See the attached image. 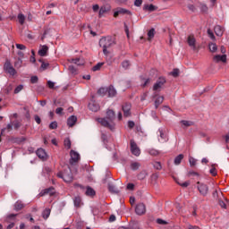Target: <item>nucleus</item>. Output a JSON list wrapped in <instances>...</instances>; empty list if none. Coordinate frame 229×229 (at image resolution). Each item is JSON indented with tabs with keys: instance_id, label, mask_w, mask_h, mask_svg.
Wrapping results in <instances>:
<instances>
[{
	"instance_id": "9",
	"label": "nucleus",
	"mask_w": 229,
	"mask_h": 229,
	"mask_svg": "<svg viewBox=\"0 0 229 229\" xmlns=\"http://www.w3.org/2000/svg\"><path fill=\"white\" fill-rule=\"evenodd\" d=\"M186 42L189 47H191V49H192L193 51H196V38L194 37V34L189 35Z\"/></svg>"
},
{
	"instance_id": "62",
	"label": "nucleus",
	"mask_w": 229,
	"mask_h": 229,
	"mask_svg": "<svg viewBox=\"0 0 229 229\" xmlns=\"http://www.w3.org/2000/svg\"><path fill=\"white\" fill-rule=\"evenodd\" d=\"M151 180L152 182H157V180H158V174H153L151 175Z\"/></svg>"
},
{
	"instance_id": "38",
	"label": "nucleus",
	"mask_w": 229,
	"mask_h": 229,
	"mask_svg": "<svg viewBox=\"0 0 229 229\" xmlns=\"http://www.w3.org/2000/svg\"><path fill=\"white\" fill-rule=\"evenodd\" d=\"M106 92H108V88H100L98 90V94H99V96H106Z\"/></svg>"
},
{
	"instance_id": "35",
	"label": "nucleus",
	"mask_w": 229,
	"mask_h": 229,
	"mask_svg": "<svg viewBox=\"0 0 229 229\" xmlns=\"http://www.w3.org/2000/svg\"><path fill=\"white\" fill-rule=\"evenodd\" d=\"M146 176H148V172L145 170H142L139 174H138V180H145Z\"/></svg>"
},
{
	"instance_id": "34",
	"label": "nucleus",
	"mask_w": 229,
	"mask_h": 229,
	"mask_svg": "<svg viewBox=\"0 0 229 229\" xmlns=\"http://www.w3.org/2000/svg\"><path fill=\"white\" fill-rule=\"evenodd\" d=\"M181 124H182V126H185L186 128H189V126H194L193 122L187 121V120L181 121Z\"/></svg>"
},
{
	"instance_id": "50",
	"label": "nucleus",
	"mask_w": 229,
	"mask_h": 229,
	"mask_svg": "<svg viewBox=\"0 0 229 229\" xmlns=\"http://www.w3.org/2000/svg\"><path fill=\"white\" fill-rule=\"evenodd\" d=\"M101 140H102V142H104V144H106V142H108V136H106V134L105 133H102Z\"/></svg>"
},
{
	"instance_id": "33",
	"label": "nucleus",
	"mask_w": 229,
	"mask_h": 229,
	"mask_svg": "<svg viewBox=\"0 0 229 229\" xmlns=\"http://www.w3.org/2000/svg\"><path fill=\"white\" fill-rule=\"evenodd\" d=\"M131 64L130 63L129 60H124L123 63H122V67L123 69H124L125 71H127V69H130Z\"/></svg>"
},
{
	"instance_id": "61",
	"label": "nucleus",
	"mask_w": 229,
	"mask_h": 229,
	"mask_svg": "<svg viewBox=\"0 0 229 229\" xmlns=\"http://www.w3.org/2000/svg\"><path fill=\"white\" fill-rule=\"evenodd\" d=\"M157 225H167V222L165 220H162L161 218L157 219Z\"/></svg>"
},
{
	"instance_id": "16",
	"label": "nucleus",
	"mask_w": 229,
	"mask_h": 229,
	"mask_svg": "<svg viewBox=\"0 0 229 229\" xmlns=\"http://www.w3.org/2000/svg\"><path fill=\"white\" fill-rule=\"evenodd\" d=\"M214 62H216V64H219V62H223V64H225L226 62V55H216L213 57Z\"/></svg>"
},
{
	"instance_id": "11",
	"label": "nucleus",
	"mask_w": 229,
	"mask_h": 229,
	"mask_svg": "<svg viewBox=\"0 0 229 229\" xmlns=\"http://www.w3.org/2000/svg\"><path fill=\"white\" fill-rule=\"evenodd\" d=\"M70 155H71L70 164L72 165H74V164H78V162L80 161V154L74 150H71Z\"/></svg>"
},
{
	"instance_id": "7",
	"label": "nucleus",
	"mask_w": 229,
	"mask_h": 229,
	"mask_svg": "<svg viewBox=\"0 0 229 229\" xmlns=\"http://www.w3.org/2000/svg\"><path fill=\"white\" fill-rule=\"evenodd\" d=\"M131 153L134 155L135 157H139L140 155V148H139V146H137V143L134 140H131Z\"/></svg>"
},
{
	"instance_id": "45",
	"label": "nucleus",
	"mask_w": 229,
	"mask_h": 229,
	"mask_svg": "<svg viewBox=\"0 0 229 229\" xmlns=\"http://www.w3.org/2000/svg\"><path fill=\"white\" fill-rule=\"evenodd\" d=\"M187 176L189 178H191V176H198V177H199V174L198 172L190 171V172H188Z\"/></svg>"
},
{
	"instance_id": "8",
	"label": "nucleus",
	"mask_w": 229,
	"mask_h": 229,
	"mask_svg": "<svg viewBox=\"0 0 229 229\" xmlns=\"http://www.w3.org/2000/svg\"><path fill=\"white\" fill-rule=\"evenodd\" d=\"M122 110L123 112V116L124 117H130L131 116V104L130 103H124L122 106Z\"/></svg>"
},
{
	"instance_id": "44",
	"label": "nucleus",
	"mask_w": 229,
	"mask_h": 229,
	"mask_svg": "<svg viewBox=\"0 0 229 229\" xmlns=\"http://www.w3.org/2000/svg\"><path fill=\"white\" fill-rule=\"evenodd\" d=\"M209 173L212 174V176H217V170L214 165H212V168L209 170Z\"/></svg>"
},
{
	"instance_id": "56",
	"label": "nucleus",
	"mask_w": 229,
	"mask_h": 229,
	"mask_svg": "<svg viewBox=\"0 0 229 229\" xmlns=\"http://www.w3.org/2000/svg\"><path fill=\"white\" fill-rule=\"evenodd\" d=\"M12 90H13V86H7V88L5 89V94H10Z\"/></svg>"
},
{
	"instance_id": "39",
	"label": "nucleus",
	"mask_w": 229,
	"mask_h": 229,
	"mask_svg": "<svg viewBox=\"0 0 229 229\" xmlns=\"http://www.w3.org/2000/svg\"><path fill=\"white\" fill-rule=\"evenodd\" d=\"M148 40H151L152 38H155V29H150L148 32Z\"/></svg>"
},
{
	"instance_id": "26",
	"label": "nucleus",
	"mask_w": 229,
	"mask_h": 229,
	"mask_svg": "<svg viewBox=\"0 0 229 229\" xmlns=\"http://www.w3.org/2000/svg\"><path fill=\"white\" fill-rule=\"evenodd\" d=\"M143 10H147L148 12H155L157 10V6L153 4H145L143 6Z\"/></svg>"
},
{
	"instance_id": "6",
	"label": "nucleus",
	"mask_w": 229,
	"mask_h": 229,
	"mask_svg": "<svg viewBox=\"0 0 229 229\" xmlns=\"http://www.w3.org/2000/svg\"><path fill=\"white\" fill-rule=\"evenodd\" d=\"M197 189L200 194V196H203L204 198L208 195V185L197 182Z\"/></svg>"
},
{
	"instance_id": "43",
	"label": "nucleus",
	"mask_w": 229,
	"mask_h": 229,
	"mask_svg": "<svg viewBox=\"0 0 229 229\" xmlns=\"http://www.w3.org/2000/svg\"><path fill=\"white\" fill-rule=\"evenodd\" d=\"M56 128H58V123L56 121L49 124V130H56Z\"/></svg>"
},
{
	"instance_id": "10",
	"label": "nucleus",
	"mask_w": 229,
	"mask_h": 229,
	"mask_svg": "<svg viewBox=\"0 0 229 229\" xmlns=\"http://www.w3.org/2000/svg\"><path fill=\"white\" fill-rule=\"evenodd\" d=\"M49 194L50 196H55L56 194V190H55V187L51 186L49 188H47L40 191L39 196H47Z\"/></svg>"
},
{
	"instance_id": "3",
	"label": "nucleus",
	"mask_w": 229,
	"mask_h": 229,
	"mask_svg": "<svg viewBox=\"0 0 229 229\" xmlns=\"http://www.w3.org/2000/svg\"><path fill=\"white\" fill-rule=\"evenodd\" d=\"M57 177L62 178V180H64V182L66 183H71V182L73 180L72 172H71V169L57 173Z\"/></svg>"
},
{
	"instance_id": "59",
	"label": "nucleus",
	"mask_w": 229,
	"mask_h": 229,
	"mask_svg": "<svg viewBox=\"0 0 229 229\" xmlns=\"http://www.w3.org/2000/svg\"><path fill=\"white\" fill-rule=\"evenodd\" d=\"M135 127V122L133 121H129L128 122V128H130V130L133 129Z\"/></svg>"
},
{
	"instance_id": "15",
	"label": "nucleus",
	"mask_w": 229,
	"mask_h": 229,
	"mask_svg": "<svg viewBox=\"0 0 229 229\" xmlns=\"http://www.w3.org/2000/svg\"><path fill=\"white\" fill-rule=\"evenodd\" d=\"M89 109L91 110V112H98L99 110V104H98L96 101L94 100H91L89 103V106H88Z\"/></svg>"
},
{
	"instance_id": "36",
	"label": "nucleus",
	"mask_w": 229,
	"mask_h": 229,
	"mask_svg": "<svg viewBox=\"0 0 229 229\" xmlns=\"http://www.w3.org/2000/svg\"><path fill=\"white\" fill-rule=\"evenodd\" d=\"M208 47L211 53H216V51H217V45L216 43H209Z\"/></svg>"
},
{
	"instance_id": "21",
	"label": "nucleus",
	"mask_w": 229,
	"mask_h": 229,
	"mask_svg": "<svg viewBox=\"0 0 229 229\" xmlns=\"http://www.w3.org/2000/svg\"><path fill=\"white\" fill-rule=\"evenodd\" d=\"M47 51H49V47L44 45L41 49L38 50L39 56H47Z\"/></svg>"
},
{
	"instance_id": "47",
	"label": "nucleus",
	"mask_w": 229,
	"mask_h": 229,
	"mask_svg": "<svg viewBox=\"0 0 229 229\" xmlns=\"http://www.w3.org/2000/svg\"><path fill=\"white\" fill-rule=\"evenodd\" d=\"M22 89H24V86L22 84H20L19 86H17L14 89V94H19V92H21V90H22Z\"/></svg>"
},
{
	"instance_id": "63",
	"label": "nucleus",
	"mask_w": 229,
	"mask_h": 229,
	"mask_svg": "<svg viewBox=\"0 0 229 229\" xmlns=\"http://www.w3.org/2000/svg\"><path fill=\"white\" fill-rule=\"evenodd\" d=\"M218 205L221 207V208H226V203H225L223 200H219Z\"/></svg>"
},
{
	"instance_id": "31",
	"label": "nucleus",
	"mask_w": 229,
	"mask_h": 229,
	"mask_svg": "<svg viewBox=\"0 0 229 229\" xmlns=\"http://www.w3.org/2000/svg\"><path fill=\"white\" fill-rule=\"evenodd\" d=\"M152 165L154 169H156L157 171H162V163L158 161H155L152 163Z\"/></svg>"
},
{
	"instance_id": "28",
	"label": "nucleus",
	"mask_w": 229,
	"mask_h": 229,
	"mask_svg": "<svg viewBox=\"0 0 229 229\" xmlns=\"http://www.w3.org/2000/svg\"><path fill=\"white\" fill-rule=\"evenodd\" d=\"M73 203L74 206L77 207V208H80V207H81V197H75L73 199Z\"/></svg>"
},
{
	"instance_id": "23",
	"label": "nucleus",
	"mask_w": 229,
	"mask_h": 229,
	"mask_svg": "<svg viewBox=\"0 0 229 229\" xmlns=\"http://www.w3.org/2000/svg\"><path fill=\"white\" fill-rule=\"evenodd\" d=\"M164 103V96H159L155 100V108H158L159 106Z\"/></svg>"
},
{
	"instance_id": "48",
	"label": "nucleus",
	"mask_w": 229,
	"mask_h": 229,
	"mask_svg": "<svg viewBox=\"0 0 229 229\" xmlns=\"http://www.w3.org/2000/svg\"><path fill=\"white\" fill-rule=\"evenodd\" d=\"M189 162H190L191 167H194V165H196V162H198V161L194 157H190Z\"/></svg>"
},
{
	"instance_id": "2",
	"label": "nucleus",
	"mask_w": 229,
	"mask_h": 229,
	"mask_svg": "<svg viewBox=\"0 0 229 229\" xmlns=\"http://www.w3.org/2000/svg\"><path fill=\"white\" fill-rule=\"evenodd\" d=\"M99 46L100 47L103 48L104 55H106V56H108V55H110V52L108 51V49H110L112 46H115V41L114 40V38H112V37L107 36V37L102 38L99 40Z\"/></svg>"
},
{
	"instance_id": "55",
	"label": "nucleus",
	"mask_w": 229,
	"mask_h": 229,
	"mask_svg": "<svg viewBox=\"0 0 229 229\" xmlns=\"http://www.w3.org/2000/svg\"><path fill=\"white\" fill-rule=\"evenodd\" d=\"M34 120L36 121L37 124H40V123H42L40 116H38V114L34 115Z\"/></svg>"
},
{
	"instance_id": "58",
	"label": "nucleus",
	"mask_w": 229,
	"mask_h": 229,
	"mask_svg": "<svg viewBox=\"0 0 229 229\" xmlns=\"http://www.w3.org/2000/svg\"><path fill=\"white\" fill-rule=\"evenodd\" d=\"M55 114H57V115H62V114H64V109L62 107L56 108Z\"/></svg>"
},
{
	"instance_id": "24",
	"label": "nucleus",
	"mask_w": 229,
	"mask_h": 229,
	"mask_svg": "<svg viewBox=\"0 0 229 229\" xmlns=\"http://www.w3.org/2000/svg\"><path fill=\"white\" fill-rule=\"evenodd\" d=\"M117 10L120 15H131V12L128 9L119 7Z\"/></svg>"
},
{
	"instance_id": "12",
	"label": "nucleus",
	"mask_w": 229,
	"mask_h": 229,
	"mask_svg": "<svg viewBox=\"0 0 229 229\" xmlns=\"http://www.w3.org/2000/svg\"><path fill=\"white\" fill-rule=\"evenodd\" d=\"M135 212L138 216H144L146 214V205L144 203L137 204Z\"/></svg>"
},
{
	"instance_id": "27",
	"label": "nucleus",
	"mask_w": 229,
	"mask_h": 229,
	"mask_svg": "<svg viewBox=\"0 0 229 229\" xmlns=\"http://www.w3.org/2000/svg\"><path fill=\"white\" fill-rule=\"evenodd\" d=\"M183 160V154H180L178 155L175 158H174V164L175 165H180V164H182V161Z\"/></svg>"
},
{
	"instance_id": "5",
	"label": "nucleus",
	"mask_w": 229,
	"mask_h": 229,
	"mask_svg": "<svg viewBox=\"0 0 229 229\" xmlns=\"http://www.w3.org/2000/svg\"><path fill=\"white\" fill-rule=\"evenodd\" d=\"M4 71H5L7 74H10V76H15V74H17V71L13 68V65H12L10 60L5 61L4 64Z\"/></svg>"
},
{
	"instance_id": "57",
	"label": "nucleus",
	"mask_w": 229,
	"mask_h": 229,
	"mask_svg": "<svg viewBox=\"0 0 229 229\" xmlns=\"http://www.w3.org/2000/svg\"><path fill=\"white\" fill-rule=\"evenodd\" d=\"M38 77L37 76H32L30 78V83H38Z\"/></svg>"
},
{
	"instance_id": "37",
	"label": "nucleus",
	"mask_w": 229,
	"mask_h": 229,
	"mask_svg": "<svg viewBox=\"0 0 229 229\" xmlns=\"http://www.w3.org/2000/svg\"><path fill=\"white\" fill-rule=\"evenodd\" d=\"M139 167H140V163H139V162H132L131 164V169L132 171H137L139 169Z\"/></svg>"
},
{
	"instance_id": "54",
	"label": "nucleus",
	"mask_w": 229,
	"mask_h": 229,
	"mask_svg": "<svg viewBox=\"0 0 229 229\" xmlns=\"http://www.w3.org/2000/svg\"><path fill=\"white\" fill-rule=\"evenodd\" d=\"M16 47H17V49H20L21 51H24V49H26V46H24L22 44H16Z\"/></svg>"
},
{
	"instance_id": "32",
	"label": "nucleus",
	"mask_w": 229,
	"mask_h": 229,
	"mask_svg": "<svg viewBox=\"0 0 229 229\" xmlns=\"http://www.w3.org/2000/svg\"><path fill=\"white\" fill-rule=\"evenodd\" d=\"M51 216V209L46 208L42 213L43 219H47Z\"/></svg>"
},
{
	"instance_id": "52",
	"label": "nucleus",
	"mask_w": 229,
	"mask_h": 229,
	"mask_svg": "<svg viewBox=\"0 0 229 229\" xmlns=\"http://www.w3.org/2000/svg\"><path fill=\"white\" fill-rule=\"evenodd\" d=\"M32 55L30 56V62L32 64H35V62H37V60L35 59V50H31Z\"/></svg>"
},
{
	"instance_id": "42",
	"label": "nucleus",
	"mask_w": 229,
	"mask_h": 229,
	"mask_svg": "<svg viewBox=\"0 0 229 229\" xmlns=\"http://www.w3.org/2000/svg\"><path fill=\"white\" fill-rule=\"evenodd\" d=\"M172 76L174 78H178V76H180V70L175 68L173 70V72H171Z\"/></svg>"
},
{
	"instance_id": "25",
	"label": "nucleus",
	"mask_w": 229,
	"mask_h": 229,
	"mask_svg": "<svg viewBox=\"0 0 229 229\" xmlns=\"http://www.w3.org/2000/svg\"><path fill=\"white\" fill-rule=\"evenodd\" d=\"M86 196H90L91 198L96 196V191L92 187L88 186L86 190Z\"/></svg>"
},
{
	"instance_id": "53",
	"label": "nucleus",
	"mask_w": 229,
	"mask_h": 229,
	"mask_svg": "<svg viewBox=\"0 0 229 229\" xmlns=\"http://www.w3.org/2000/svg\"><path fill=\"white\" fill-rule=\"evenodd\" d=\"M72 62L76 65H83V63H80V58L72 59Z\"/></svg>"
},
{
	"instance_id": "4",
	"label": "nucleus",
	"mask_w": 229,
	"mask_h": 229,
	"mask_svg": "<svg viewBox=\"0 0 229 229\" xmlns=\"http://www.w3.org/2000/svg\"><path fill=\"white\" fill-rule=\"evenodd\" d=\"M165 83H166L165 78L159 77L153 86L154 92H160V90L164 89V86L165 85Z\"/></svg>"
},
{
	"instance_id": "51",
	"label": "nucleus",
	"mask_w": 229,
	"mask_h": 229,
	"mask_svg": "<svg viewBox=\"0 0 229 229\" xmlns=\"http://www.w3.org/2000/svg\"><path fill=\"white\" fill-rule=\"evenodd\" d=\"M13 126L14 130H17L18 128H21V126H22V124L21 123V122L16 121L13 123Z\"/></svg>"
},
{
	"instance_id": "20",
	"label": "nucleus",
	"mask_w": 229,
	"mask_h": 229,
	"mask_svg": "<svg viewBox=\"0 0 229 229\" xmlns=\"http://www.w3.org/2000/svg\"><path fill=\"white\" fill-rule=\"evenodd\" d=\"M107 93H108V98H115L117 96V91L115 90V88L114 86H109L107 88Z\"/></svg>"
},
{
	"instance_id": "30",
	"label": "nucleus",
	"mask_w": 229,
	"mask_h": 229,
	"mask_svg": "<svg viewBox=\"0 0 229 229\" xmlns=\"http://www.w3.org/2000/svg\"><path fill=\"white\" fill-rule=\"evenodd\" d=\"M148 155H151V157H158L160 155V151L155 149V148H150L148 150Z\"/></svg>"
},
{
	"instance_id": "1",
	"label": "nucleus",
	"mask_w": 229,
	"mask_h": 229,
	"mask_svg": "<svg viewBox=\"0 0 229 229\" xmlns=\"http://www.w3.org/2000/svg\"><path fill=\"white\" fill-rule=\"evenodd\" d=\"M97 121L101 123V126L108 128L111 131L115 130V123H114L115 121V112L112 109H107L106 118H98Z\"/></svg>"
},
{
	"instance_id": "46",
	"label": "nucleus",
	"mask_w": 229,
	"mask_h": 229,
	"mask_svg": "<svg viewBox=\"0 0 229 229\" xmlns=\"http://www.w3.org/2000/svg\"><path fill=\"white\" fill-rule=\"evenodd\" d=\"M64 147H66L67 149H71V140L70 139H66L64 140Z\"/></svg>"
},
{
	"instance_id": "18",
	"label": "nucleus",
	"mask_w": 229,
	"mask_h": 229,
	"mask_svg": "<svg viewBox=\"0 0 229 229\" xmlns=\"http://www.w3.org/2000/svg\"><path fill=\"white\" fill-rule=\"evenodd\" d=\"M37 157H38V158H40L41 160H46L47 154L46 153V150H44L43 148H38L36 151Z\"/></svg>"
},
{
	"instance_id": "22",
	"label": "nucleus",
	"mask_w": 229,
	"mask_h": 229,
	"mask_svg": "<svg viewBox=\"0 0 229 229\" xmlns=\"http://www.w3.org/2000/svg\"><path fill=\"white\" fill-rule=\"evenodd\" d=\"M22 208H24V204L22 203V201H16L14 204V210H16V212H19V210H22Z\"/></svg>"
},
{
	"instance_id": "17",
	"label": "nucleus",
	"mask_w": 229,
	"mask_h": 229,
	"mask_svg": "<svg viewBox=\"0 0 229 229\" xmlns=\"http://www.w3.org/2000/svg\"><path fill=\"white\" fill-rule=\"evenodd\" d=\"M214 31L216 37H223V33H225V28H223L221 25H216L215 26Z\"/></svg>"
},
{
	"instance_id": "14",
	"label": "nucleus",
	"mask_w": 229,
	"mask_h": 229,
	"mask_svg": "<svg viewBox=\"0 0 229 229\" xmlns=\"http://www.w3.org/2000/svg\"><path fill=\"white\" fill-rule=\"evenodd\" d=\"M26 140V138L24 137H13L12 136L9 139V142H12V144H22Z\"/></svg>"
},
{
	"instance_id": "29",
	"label": "nucleus",
	"mask_w": 229,
	"mask_h": 229,
	"mask_svg": "<svg viewBox=\"0 0 229 229\" xmlns=\"http://www.w3.org/2000/svg\"><path fill=\"white\" fill-rule=\"evenodd\" d=\"M108 191L113 194H119V190H117L114 184H108Z\"/></svg>"
},
{
	"instance_id": "60",
	"label": "nucleus",
	"mask_w": 229,
	"mask_h": 229,
	"mask_svg": "<svg viewBox=\"0 0 229 229\" xmlns=\"http://www.w3.org/2000/svg\"><path fill=\"white\" fill-rule=\"evenodd\" d=\"M134 6H142V0H135L134 1Z\"/></svg>"
},
{
	"instance_id": "49",
	"label": "nucleus",
	"mask_w": 229,
	"mask_h": 229,
	"mask_svg": "<svg viewBox=\"0 0 229 229\" xmlns=\"http://www.w3.org/2000/svg\"><path fill=\"white\" fill-rule=\"evenodd\" d=\"M208 35L211 40H216V36H214V32L210 29L208 30Z\"/></svg>"
},
{
	"instance_id": "13",
	"label": "nucleus",
	"mask_w": 229,
	"mask_h": 229,
	"mask_svg": "<svg viewBox=\"0 0 229 229\" xmlns=\"http://www.w3.org/2000/svg\"><path fill=\"white\" fill-rule=\"evenodd\" d=\"M112 10V6L110 4H106L100 7L98 11V17L101 19L105 15V13H108Z\"/></svg>"
},
{
	"instance_id": "64",
	"label": "nucleus",
	"mask_w": 229,
	"mask_h": 229,
	"mask_svg": "<svg viewBox=\"0 0 229 229\" xmlns=\"http://www.w3.org/2000/svg\"><path fill=\"white\" fill-rule=\"evenodd\" d=\"M47 87H48V89H55V82L48 81Z\"/></svg>"
},
{
	"instance_id": "19",
	"label": "nucleus",
	"mask_w": 229,
	"mask_h": 229,
	"mask_svg": "<svg viewBox=\"0 0 229 229\" xmlns=\"http://www.w3.org/2000/svg\"><path fill=\"white\" fill-rule=\"evenodd\" d=\"M78 121V117L75 115H72L67 119V124L70 128H72L74 124H76V122Z\"/></svg>"
},
{
	"instance_id": "40",
	"label": "nucleus",
	"mask_w": 229,
	"mask_h": 229,
	"mask_svg": "<svg viewBox=\"0 0 229 229\" xmlns=\"http://www.w3.org/2000/svg\"><path fill=\"white\" fill-rule=\"evenodd\" d=\"M102 65H105V63H98V64L92 67V71L94 72H96V71H99Z\"/></svg>"
},
{
	"instance_id": "41",
	"label": "nucleus",
	"mask_w": 229,
	"mask_h": 229,
	"mask_svg": "<svg viewBox=\"0 0 229 229\" xmlns=\"http://www.w3.org/2000/svg\"><path fill=\"white\" fill-rule=\"evenodd\" d=\"M18 20H19V22L20 24H24V21H26V17L24 16V14L22 13H20L18 14Z\"/></svg>"
}]
</instances>
